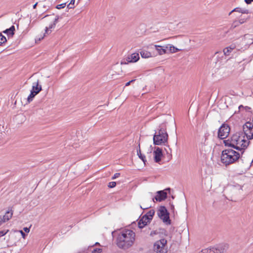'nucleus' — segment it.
<instances>
[{
  "mask_svg": "<svg viewBox=\"0 0 253 253\" xmlns=\"http://www.w3.org/2000/svg\"><path fill=\"white\" fill-rule=\"evenodd\" d=\"M139 59V54L137 53H134L130 55H128L122 61L121 63H129L131 62H136Z\"/></svg>",
  "mask_w": 253,
  "mask_h": 253,
  "instance_id": "nucleus-11",
  "label": "nucleus"
},
{
  "mask_svg": "<svg viewBox=\"0 0 253 253\" xmlns=\"http://www.w3.org/2000/svg\"><path fill=\"white\" fill-rule=\"evenodd\" d=\"M167 241L162 239L156 242L154 244V251L157 253H167Z\"/></svg>",
  "mask_w": 253,
  "mask_h": 253,
  "instance_id": "nucleus-6",
  "label": "nucleus"
},
{
  "mask_svg": "<svg viewBox=\"0 0 253 253\" xmlns=\"http://www.w3.org/2000/svg\"><path fill=\"white\" fill-rule=\"evenodd\" d=\"M223 143H224L225 146L231 147L234 148V144L232 141V137H231L230 139H228L227 140H224Z\"/></svg>",
  "mask_w": 253,
  "mask_h": 253,
  "instance_id": "nucleus-24",
  "label": "nucleus"
},
{
  "mask_svg": "<svg viewBox=\"0 0 253 253\" xmlns=\"http://www.w3.org/2000/svg\"><path fill=\"white\" fill-rule=\"evenodd\" d=\"M135 81V80H134H134H131V81H129L128 82H127V83H126V84L125 86H127L129 85H130V83H133Z\"/></svg>",
  "mask_w": 253,
  "mask_h": 253,
  "instance_id": "nucleus-38",
  "label": "nucleus"
},
{
  "mask_svg": "<svg viewBox=\"0 0 253 253\" xmlns=\"http://www.w3.org/2000/svg\"><path fill=\"white\" fill-rule=\"evenodd\" d=\"M23 230H24V231L26 233H29L30 232V227L29 228H28V227H24L23 228Z\"/></svg>",
  "mask_w": 253,
  "mask_h": 253,
  "instance_id": "nucleus-41",
  "label": "nucleus"
},
{
  "mask_svg": "<svg viewBox=\"0 0 253 253\" xmlns=\"http://www.w3.org/2000/svg\"><path fill=\"white\" fill-rule=\"evenodd\" d=\"M154 161L156 163H159L161 161L163 156L162 150L159 147H157L154 152Z\"/></svg>",
  "mask_w": 253,
  "mask_h": 253,
  "instance_id": "nucleus-15",
  "label": "nucleus"
},
{
  "mask_svg": "<svg viewBox=\"0 0 253 253\" xmlns=\"http://www.w3.org/2000/svg\"><path fill=\"white\" fill-rule=\"evenodd\" d=\"M61 17H60L59 15H56L55 18L54 19L53 23L52 24H51L49 27H46L45 28V34H48L49 30L55 27L56 24L57 23L59 19L61 18Z\"/></svg>",
  "mask_w": 253,
  "mask_h": 253,
  "instance_id": "nucleus-18",
  "label": "nucleus"
},
{
  "mask_svg": "<svg viewBox=\"0 0 253 253\" xmlns=\"http://www.w3.org/2000/svg\"><path fill=\"white\" fill-rule=\"evenodd\" d=\"M251 108L248 106L244 107L242 105H241L239 106V110L240 111H241L242 110H245L246 112H250Z\"/></svg>",
  "mask_w": 253,
  "mask_h": 253,
  "instance_id": "nucleus-27",
  "label": "nucleus"
},
{
  "mask_svg": "<svg viewBox=\"0 0 253 253\" xmlns=\"http://www.w3.org/2000/svg\"><path fill=\"white\" fill-rule=\"evenodd\" d=\"M171 198H172V199H174V197L173 196H171Z\"/></svg>",
  "mask_w": 253,
  "mask_h": 253,
  "instance_id": "nucleus-49",
  "label": "nucleus"
},
{
  "mask_svg": "<svg viewBox=\"0 0 253 253\" xmlns=\"http://www.w3.org/2000/svg\"><path fill=\"white\" fill-rule=\"evenodd\" d=\"M5 221H4V219L1 216H0V226Z\"/></svg>",
  "mask_w": 253,
  "mask_h": 253,
  "instance_id": "nucleus-40",
  "label": "nucleus"
},
{
  "mask_svg": "<svg viewBox=\"0 0 253 253\" xmlns=\"http://www.w3.org/2000/svg\"><path fill=\"white\" fill-rule=\"evenodd\" d=\"M233 12H238L243 14H248L249 13V11L248 9L245 8H242L240 7H236L233 9L229 13V15H230Z\"/></svg>",
  "mask_w": 253,
  "mask_h": 253,
  "instance_id": "nucleus-19",
  "label": "nucleus"
},
{
  "mask_svg": "<svg viewBox=\"0 0 253 253\" xmlns=\"http://www.w3.org/2000/svg\"><path fill=\"white\" fill-rule=\"evenodd\" d=\"M239 22L240 24H242L244 23V20L243 19H240L239 21H238Z\"/></svg>",
  "mask_w": 253,
  "mask_h": 253,
  "instance_id": "nucleus-44",
  "label": "nucleus"
},
{
  "mask_svg": "<svg viewBox=\"0 0 253 253\" xmlns=\"http://www.w3.org/2000/svg\"><path fill=\"white\" fill-rule=\"evenodd\" d=\"M139 148L137 149V153L138 157L143 162L145 165H146V160L145 159V156L141 154L140 145H139Z\"/></svg>",
  "mask_w": 253,
  "mask_h": 253,
  "instance_id": "nucleus-21",
  "label": "nucleus"
},
{
  "mask_svg": "<svg viewBox=\"0 0 253 253\" xmlns=\"http://www.w3.org/2000/svg\"><path fill=\"white\" fill-rule=\"evenodd\" d=\"M239 50L236 48L234 44H231L224 49L223 53H224L226 57L230 55L233 56Z\"/></svg>",
  "mask_w": 253,
  "mask_h": 253,
  "instance_id": "nucleus-12",
  "label": "nucleus"
},
{
  "mask_svg": "<svg viewBox=\"0 0 253 253\" xmlns=\"http://www.w3.org/2000/svg\"><path fill=\"white\" fill-rule=\"evenodd\" d=\"M227 248V245H222L218 247L217 248L206 249L199 253H224Z\"/></svg>",
  "mask_w": 253,
  "mask_h": 253,
  "instance_id": "nucleus-9",
  "label": "nucleus"
},
{
  "mask_svg": "<svg viewBox=\"0 0 253 253\" xmlns=\"http://www.w3.org/2000/svg\"><path fill=\"white\" fill-rule=\"evenodd\" d=\"M157 214L159 218L162 220L165 224L170 225L171 224L169 213L165 206H161L160 207L157 211Z\"/></svg>",
  "mask_w": 253,
  "mask_h": 253,
  "instance_id": "nucleus-5",
  "label": "nucleus"
},
{
  "mask_svg": "<svg viewBox=\"0 0 253 253\" xmlns=\"http://www.w3.org/2000/svg\"><path fill=\"white\" fill-rule=\"evenodd\" d=\"M244 134L248 140L253 138V123L247 122L243 126Z\"/></svg>",
  "mask_w": 253,
  "mask_h": 253,
  "instance_id": "nucleus-7",
  "label": "nucleus"
},
{
  "mask_svg": "<svg viewBox=\"0 0 253 253\" xmlns=\"http://www.w3.org/2000/svg\"><path fill=\"white\" fill-rule=\"evenodd\" d=\"M13 215V212L12 210L8 211L6 212L5 214L3 216V219H4V221H7L9 220L12 216Z\"/></svg>",
  "mask_w": 253,
  "mask_h": 253,
  "instance_id": "nucleus-22",
  "label": "nucleus"
},
{
  "mask_svg": "<svg viewBox=\"0 0 253 253\" xmlns=\"http://www.w3.org/2000/svg\"><path fill=\"white\" fill-rule=\"evenodd\" d=\"M135 234L131 230L125 229L121 231L117 238V245L121 249L126 250L132 246Z\"/></svg>",
  "mask_w": 253,
  "mask_h": 253,
  "instance_id": "nucleus-1",
  "label": "nucleus"
},
{
  "mask_svg": "<svg viewBox=\"0 0 253 253\" xmlns=\"http://www.w3.org/2000/svg\"><path fill=\"white\" fill-rule=\"evenodd\" d=\"M120 175V173H116L115 174H114V176L112 177V179H114L117 177H118Z\"/></svg>",
  "mask_w": 253,
  "mask_h": 253,
  "instance_id": "nucleus-36",
  "label": "nucleus"
},
{
  "mask_svg": "<svg viewBox=\"0 0 253 253\" xmlns=\"http://www.w3.org/2000/svg\"><path fill=\"white\" fill-rule=\"evenodd\" d=\"M116 185V182L114 181H112L109 183L108 187L109 188H114Z\"/></svg>",
  "mask_w": 253,
  "mask_h": 253,
  "instance_id": "nucleus-34",
  "label": "nucleus"
},
{
  "mask_svg": "<svg viewBox=\"0 0 253 253\" xmlns=\"http://www.w3.org/2000/svg\"><path fill=\"white\" fill-rule=\"evenodd\" d=\"M158 132H156L153 136V142L155 145H159L167 142L168 134L165 126L163 125L159 126Z\"/></svg>",
  "mask_w": 253,
  "mask_h": 253,
  "instance_id": "nucleus-4",
  "label": "nucleus"
},
{
  "mask_svg": "<svg viewBox=\"0 0 253 253\" xmlns=\"http://www.w3.org/2000/svg\"><path fill=\"white\" fill-rule=\"evenodd\" d=\"M213 62L215 63H220L226 61V57L221 51L216 52L212 57Z\"/></svg>",
  "mask_w": 253,
  "mask_h": 253,
  "instance_id": "nucleus-13",
  "label": "nucleus"
},
{
  "mask_svg": "<svg viewBox=\"0 0 253 253\" xmlns=\"http://www.w3.org/2000/svg\"><path fill=\"white\" fill-rule=\"evenodd\" d=\"M8 232V230H3L0 231V237H2L6 234V233Z\"/></svg>",
  "mask_w": 253,
  "mask_h": 253,
  "instance_id": "nucleus-33",
  "label": "nucleus"
},
{
  "mask_svg": "<svg viewBox=\"0 0 253 253\" xmlns=\"http://www.w3.org/2000/svg\"><path fill=\"white\" fill-rule=\"evenodd\" d=\"M151 220L150 218L147 217L146 215H143L140 218L138 222V227L140 229L143 228L145 226L147 225L148 223H150Z\"/></svg>",
  "mask_w": 253,
  "mask_h": 253,
  "instance_id": "nucleus-14",
  "label": "nucleus"
},
{
  "mask_svg": "<svg viewBox=\"0 0 253 253\" xmlns=\"http://www.w3.org/2000/svg\"><path fill=\"white\" fill-rule=\"evenodd\" d=\"M167 48L168 49V53H175L180 50V49L174 47L173 45L171 44H168L167 45Z\"/></svg>",
  "mask_w": 253,
  "mask_h": 253,
  "instance_id": "nucleus-20",
  "label": "nucleus"
},
{
  "mask_svg": "<svg viewBox=\"0 0 253 253\" xmlns=\"http://www.w3.org/2000/svg\"><path fill=\"white\" fill-rule=\"evenodd\" d=\"M3 33H4V34H6L8 35L11 36V35H10V31H9V28L5 30H4V31H3Z\"/></svg>",
  "mask_w": 253,
  "mask_h": 253,
  "instance_id": "nucleus-35",
  "label": "nucleus"
},
{
  "mask_svg": "<svg viewBox=\"0 0 253 253\" xmlns=\"http://www.w3.org/2000/svg\"><path fill=\"white\" fill-rule=\"evenodd\" d=\"M154 47L155 49L158 51V53L160 55L168 53V49L167 48V46H161L160 45H155Z\"/></svg>",
  "mask_w": 253,
  "mask_h": 253,
  "instance_id": "nucleus-17",
  "label": "nucleus"
},
{
  "mask_svg": "<svg viewBox=\"0 0 253 253\" xmlns=\"http://www.w3.org/2000/svg\"><path fill=\"white\" fill-rule=\"evenodd\" d=\"M157 232L156 231H152L150 233V236H153L154 235L157 234Z\"/></svg>",
  "mask_w": 253,
  "mask_h": 253,
  "instance_id": "nucleus-43",
  "label": "nucleus"
},
{
  "mask_svg": "<svg viewBox=\"0 0 253 253\" xmlns=\"http://www.w3.org/2000/svg\"><path fill=\"white\" fill-rule=\"evenodd\" d=\"M65 6H66V3H63L57 5L56 6V8L57 9H60L65 7Z\"/></svg>",
  "mask_w": 253,
  "mask_h": 253,
  "instance_id": "nucleus-32",
  "label": "nucleus"
},
{
  "mask_svg": "<svg viewBox=\"0 0 253 253\" xmlns=\"http://www.w3.org/2000/svg\"><path fill=\"white\" fill-rule=\"evenodd\" d=\"M140 55L141 57L144 58H147L152 56L151 52L145 50L140 51Z\"/></svg>",
  "mask_w": 253,
  "mask_h": 253,
  "instance_id": "nucleus-23",
  "label": "nucleus"
},
{
  "mask_svg": "<svg viewBox=\"0 0 253 253\" xmlns=\"http://www.w3.org/2000/svg\"><path fill=\"white\" fill-rule=\"evenodd\" d=\"M205 147V145L204 144H202L201 148H200V151L201 152H203L204 148Z\"/></svg>",
  "mask_w": 253,
  "mask_h": 253,
  "instance_id": "nucleus-45",
  "label": "nucleus"
},
{
  "mask_svg": "<svg viewBox=\"0 0 253 253\" xmlns=\"http://www.w3.org/2000/svg\"><path fill=\"white\" fill-rule=\"evenodd\" d=\"M20 232L22 236V237L23 238H25V237L26 236V235L25 234V233L22 231V230H20Z\"/></svg>",
  "mask_w": 253,
  "mask_h": 253,
  "instance_id": "nucleus-39",
  "label": "nucleus"
},
{
  "mask_svg": "<svg viewBox=\"0 0 253 253\" xmlns=\"http://www.w3.org/2000/svg\"><path fill=\"white\" fill-rule=\"evenodd\" d=\"M243 152H237L231 148H228L222 151L221 162L225 166L232 164L242 159Z\"/></svg>",
  "mask_w": 253,
  "mask_h": 253,
  "instance_id": "nucleus-2",
  "label": "nucleus"
},
{
  "mask_svg": "<svg viewBox=\"0 0 253 253\" xmlns=\"http://www.w3.org/2000/svg\"><path fill=\"white\" fill-rule=\"evenodd\" d=\"M31 90L35 93V94H37L42 90V86L39 85V80L33 84L32 89Z\"/></svg>",
  "mask_w": 253,
  "mask_h": 253,
  "instance_id": "nucleus-16",
  "label": "nucleus"
},
{
  "mask_svg": "<svg viewBox=\"0 0 253 253\" xmlns=\"http://www.w3.org/2000/svg\"><path fill=\"white\" fill-rule=\"evenodd\" d=\"M170 207H171V210H174V206L172 204H170Z\"/></svg>",
  "mask_w": 253,
  "mask_h": 253,
  "instance_id": "nucleus-46",
  "label": "nucleus"
},
{
  "mask_svg": "<svg viewBox=\"0 0 253 253\" xmlns=\"http://www.w3.org/2000/svg\"><path fill=\"white\" fill-rule=\"evenodd\" d=\"M75 0H71L70 2L68 5H67V8L71 9L73 8L74 7V3H75Z\"/></svg>",
  "mask_w": 253,
  "mask_h": 253,
  "instance_id": "nucleus-29",
  "label": "nucleus"
},
{
  "mask_svg": "<svg viewBox=\"0 0 253 253\" xmlns=\"http://www.w3.org/2000/svg\"><path fill=\"white\" fill-rule=\"evenodd\" d=\"M7 42V40L4 36L2 35L1 33H0V45H2L5 43Z\"/></svg>",
  "mask_w": 253,
  "mask_h": 253,
  "instance_id": "nucleus-26",
  "label": "nucleus"
},
{
  "mask_svg": "<svg viewBox=\"0 0 253 253\" xmlns=\"http://www.w3.org/2000/svg\"><path fill=\"white\" fill-rule=\"evenodd\" d=\"M166 191H169L170 192V189L169 188L166 189L165 190L158 191L156 193V196L153 198V202H155L156 200L158 202H162L167 198V193Z\"/></svg>",
  "mask_w": 253,
  "mask_h": 253,
  "instance_id": "nucleus-10",
  "label": "nucleus"
},
{
  "mask_svg": "<svg viewBox=\"0 0 253 253\" xmlns=\"http://www.w3.org/2000/svg\"><path fill=\"white\" fill-rule=\"evenodd\" d=\"M240 25V24H239V22H238V21H235L231 25V28L234 29L235 28L239 26Z\"/></svg>",
  "mask_w": 253,
  "mask_h": 253,
  "instance_id": "nucleus-30",
  "label": "nucleus"
},
{
  "mask_svg": "<svg viewBox=\"0 0 253 253\" xmlns=\"http://www.w3.org/2000/svg\"><path fill=\"white\" fill-rule=\"evenodd\" d=\"M155 214V211L153 210H150L148 212L146 213L144 215H146L147 217L150 218V220L151 221L153 217Z\"/></svg>",
  "mask_w": 253,
  "mask_h": 253,
  "instance_id": "nucleus-25",
  "label": "nucleus"
},
{
  "mask_svg": "<svg viewBox=\"0 0 253 253\" xmlns=\"http://www.w3.org/2000/svg\"><path fill=\"white\" fill-rule=\"evenodd\" d=\"M230 128L227 124H223L218 131V137L221 139L226 138L229 135Z\"/></svg>",
  "mask_w": 253,
  "mask_h": 253,
  "instance_id": "nucleus-8",
  "label": "nucleus"
},
{
  "mask_svg": "<svg viewBox=\"0 0 253 253\" xmlns=\"http://www.w3.org/2000/svg\"><path fill=\"white\" fill-rule=\"evenodd\" d=\"M245 2L248 4H251L252 2L253 1V0H245Z\"/></svg>",
  "mask_w": 253,
  "mask_h": 253,
  "instance_id": "nucleus-42",
  "label": "nucleus"
},
{
  "mask_svg": "<svg viewBox=\"0 0 253 253\" xmlns=\"http://www.w3.org/2000/svg\"><path fill=\"white\" fill-rule=\"evenodd\" d=\"M9 29V31H10L11 36H13L14 34V31L15 30L14 26L12 25Z\"/></svg>",
  "mask_w": 253,
  "mask_h": 253,
  "instance_id": "nucleus-31",
  "label": "nucleus"
},
{
  "mask_svg": "<svg viewBox=\"0 0 253 253\" xmlns=\"http://www.w3.org/2000/svg\"><path fill=\"white\" fill-rule=\"evenodd\" d=\"M49 16V15H45V16L44 17V18L46 17H48V16Z\"/></svg>",
  "mask_w": 253,
  "mask_h": 253,
  "instance_id": "nucleus-48",
  "label": "nucleus"
},
{
  "mask_svg": "<svg viewBox=\"0 0 253 253\" xmlns=\"http://www.w3.org/2000/svg\"><path fill=\"white\" fill-rule=\"evenodd\" d=\"M101 251V249H94L93 251H92V253H99Z\"/></svg>",
  "mask_w": 253,
  "mask_h": 253,
  "instance_id": "nucleus-37",
  "label": "nucleus"
},
{
  "mask_svg": "<svg viewBox=\"0 0 253 253\" xmlns=\"http://www.w3.org/2000/svg\"><path fill=\"white\" fill-rule=\"evenodd\" d=\"M36 95V94H35V93L31 90V93L27 98L28 102H30L33 100V98L35 97Z\"/></svg>",
  "mask_w": 253,
  "mask_h": 253,
  "instance_id": "nucleus-28",
  "label": "nucleus"
},
{
  "mask_svg": "<svg viewBox=\"0 0 253 253\" xmlns=\"http://www.w3.org/2000/svg\"><path fill=\"white\" fill-rule=\"evenodd\" d=\"M37 4H38V2L36 3L34 5H33V8L35 9L36 8V6L37 5Z\"/></svg>",
  "mask_w": 253,
  "mask_h": 253,
  "instance_id": "nucleus-47",
  "label": "nucleus"
},
{
  "mask_svg": "<svg viewBox=\"0 0 253 253\" xmlns=\"http://www.w3.org/2000/svg\"><path fill=\"white\" fill-rule=\"evenodd\" d=\"M242 132H237L232 136V141L234 143V149L243 152L249 146L250 141L245 140Z\"/></svg>",
  "mask_w": 253,
  "mask_h": 253,
  "instance_id": "nucleus-3",
  "label": "nucleus"
}]
</instances>
